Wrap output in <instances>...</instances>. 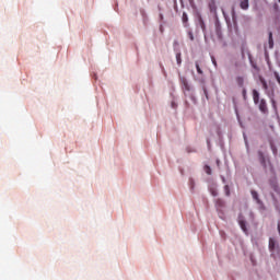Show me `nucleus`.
Instances as JSON below:
<instances>
[{
	"mask_svg": "<svg viewBox=\"0 0 280 280\" xmlns=\"http://www.w3.org/2000/svg\"><path fill=\"white\" fill-rule=\"evenodd\" d=\"M269 250L272 257H275V255H280L279 242H277L273 237L269 238Z\"/></svg>",
	"mask_w": 280,
	"mask_h": 280,
	"instance_id": "nucleus-1",
	"label": "nucleus"
},
{
	"mask_svg": "<svg viewBox=\"0 0 280 280\" xmlns=\"http://www.w3.org/2000/svg\"><path fill=\"white\" fill-rule=\"evenodd\" d=\"M258 108L264 114L268 113V104L266 103V100L261 98L260 102H258Z\"/></svg>",
	"mask_w": 280,
	"mask_h": 280,
	"instance_id": "nucleus-2",
	"label": "nucleus"
},
{
	"mask_svg": "<svg viewBox=\"0 0 280 280\" xmlns=\"http://www.w3.org/2000/svg\"><path fill=\"white\" fill-rule=\"evenodd\" d=\"M238 224H240L242 231H244V233H246L248 231L246 229V221H244V215L243 214L238 215Z\"/></svg>",
	"mask_w": 280,
	"mask_h": 280,
	"instance_id": "nucleus-3",
	"label": "nucleus"
},
{
	"mask_svg": "<svg viewBox=\"0 0 280 280\" xmlns=\"http://www.w3.org/2000/svg\"><path fill=\"white\" fill-rule=\"evenodd\" d=\"M253 100L254 104H259V92L257 90H253Z\"/></svg>",
	"mask_w": 280,
	"mask_h": 280,
	"instance_id": "nucleus-4",
	"label": "nucleus"
},
{
	"mask_svg": "<svg viewBox=\"0 0 280 280\" xmlns=\"http://www.w3.org/2000/svg\"><path fill=\"white\" fill-rule=\"evenodd\" d=\"M252 198H253L254 200H256V202H257L258 205L261 203V200L259 199V194H257L256 190H252Z\"/></svg>",
	"mask_w": 280,
	"mask_h": 280,
	"instance_id": "nucleus-5",
	"label": "nucleus"
},
{
	"mask_svg": "<svg viewBox=\"0 0 280 280\" xmlns=\"http://www.w3.org/2000/svg\"><path fill=\"white\" fill-rule=\"evenodd\" d=\"M182 21H183L184 27H187V25L189 23V18L187 16V13H185V12L183 13Z\"/></svg>",
	"mask_w": 280,
	"mask_h": 280,
	"instance_id": "nucleus-6",
	"label": "nucleus"
},
{
	"mask_svg": "<svg viewBox=\"0 0 280 280\" xmlns=\"http://www.w3.org/2000/svg\"><path fill=\"white\" fill-rule=\"evenodd\" d=\"M268 43H269V49H272L275 47V39H272V32H269Z\"/></svg>",
	"mask_w": 280,
	"mask_h": 280,
	"instance_id": "nucleus-7",
	"label": "nucleus"
},
{
	"mask_svg": "<svg viewBox=\"0 0 280 280\" xmlns=\"http://www.w3.org/2000/svg\"><path fill=\"white\" fill-rule=\"evenodd\" d=\"M258 159H259L261 165H266V156L264 155V152L258 151Z\"/></svg>",
	"mask_w": 280,
	"mask_h": 280,
	"instance_id": "nucleus-8",
	"label": "nucleus"
},
{
	"mask_svg": "<svg viewBox=\"0 0 280 280\" xmlns=\"http://www.w3.org/2000/svg\"><path fill=\"white\" fill-rule=\"evenodd\" d=\"M199 25L202 30V32H205L207 30V25H205V20H202V16H199Z\"/></svg>",
	"mask_w": 280,
	"mask_h": 280,
	"instance_id": "nucleus-9",
	"label": "nucleus"
},
{
	"mask_svg": "<svg viewBox=\"0 0 280 280\" xmlns=\"http://www.w3.org/2000/svg\"><path fill=\"white\" fill-rule=\"evenodd\" d=\"M180 81H182V84L184 85L185 90L190 91L189 83L187 82V79L183 78Z\"/></svg>",
	"mask_w": 280,
	"mask_h": 280,
	"instance_id": "nucleus-10",
	"label": "nucleus"
},
{
	"mask_svg": "<svg viewBox=\"0 0 280 280\" xmlns=\"http://www.w3.org/2000/svg\"><path fill=\"white\" fill-rule=\"evenodd\" d=\"M236 84L244 86V77H236Z\"/></svg>",
	"mask_w": 280,
	"mask_h": 280,
	"instance_id": "nucleus-11",
	"label": "nucleus"
},
{
	"mask_svg": "<svg viewBox=\"0 0 280 280\" xmlns=\"http://www.w3.org/2000/svg\"><path fill=\"white\" fill-rule=\"evenodd\" d=\"M242 10H248V1H241Z\"/></svg>",
	"mask_w": 280,
	"mask_h": 280,
	"instance_id": "nucleus-12",
	"label": "nucleus"
},
{
	"mask_svg": "<svg viewBox=\"0 0 280 280\" xmlns=\"http://www.w3.org/2000/svg\"><path fill=\"white\" fill-rule=\"evenodd\" d=\"M203 170H205L206 174H208V176H211V174H212V172H211V166L206 165V166L203 167Z\"/></svg>",
	"mask_w": 280,
	"mask_h": 280,
	"instance_id": "nucleus-13",
	"label": "nucleus"
},
{
	"mask_svg": "<svg viewBox=\"0 0 280 280\" xmlns=\"http://www.w3.org/2000/svg\"><path fill=\"white\" fill-rule=\"evenodd\" d=\"M260 82H261V84H262V89H264L265 91H268V82H266L264 79H260Z\"/></svg>",
	"mask_w": 280,
	"mask_h": 280,
	"instance_id": "nucleus-14",
	"label": "nucleus"
},
{
	"mask_svg": "<svg viewBox=\"0 0 280 280\" xmlns=\"http://www.w3.org/2000/svg\"><path fill=\"white\" fill-rule=\"evenodd\" d=\"M196 69H197V73H199V75H202V69L200 68V65L198 62H196Z\"/></svg>",
	"mask_w": 280,
	"mask_h": 280,
	"instance_id": "nucleus-15",
	"label": "nucleus"
},
{
	"mask_svg": "<svg viewBox=\"0 0 280 280\" xmlns=\"http://www.w3.org/2000/svg\"><path fill=\"white\" fill-rule=\"evenodd\" d=\"M176 60H177V65H182L183 59L180 58V52L176 54Z\"/></svg>",
	"mask_w": 280,
	"mask_h": 280,
	"instance_id": "nucleus-16",
	"label": "nucleus"
},
{
	"mask_svg": "<svg viewBox=\"0 0 280 280\" xmlns=\"http://www.w3.org/2000/svg\"><path fill=\"white\" fill-rule=\"evenodd\" d=\"M273 75H275V78H276L278 84L280 85V75H279V72H277V71L273 72Z\"/></svg>",
	"mask_w": 280,
	"mask_h": 280,
	"instance_id": "nucleus-17",
	"label": "nucleus"
},
{
	"mask_svg": "<svg viewBox=\"0 0 280 280\" xmlns=\"http://www.w3.org/2000/svg\"><path fill=\"white\" fill-rule=\"evenodd\" d=\"M224 191L226 196H231V190L229 189V185L224 186Z\"/></svg>",
	"mask_w": 280,
	"mask_h": 280,
	"instance_id": "nucleus-18",
	"label": "nucleus"
},
{
	"mask_svg": "<svg viewBox=\"0 0 280 280\" xmlns=\"http://www.w3.org/2000/svg\"><path fill=\"white\" fill-rule=\"evenodd\" d=\"M217 205H218V207H224V200L217 199Z\"/></svg>",
	"mask_w": 280,
	"mask_h": 280,
	"instance_id": "nucleus-19",
	"label": "nucleus"
},
{
	"mask_svg": "<svg viewBox=\"0 0 280 280\" xmlns=\"http://www.w3.org/2000/svg\"><path fill=\"white\" fill-rule=\"evenodd\" d=\"M188 36H189L190 40H194V33L189 32Z\"/></svg>",
	"mask_w": 280,
	"mask_h": 280,
	"instance_id": "nucleus-20",
	"label": "nucleus"
},
{
	"mask_svg": "<svg viewBox=\"0 0 280 280\" xmlns=\"http://www.w3.org/2000/svg\"><path fill=\"white\" fill-rule=\"evenodd\" d=\"M214 67H218V62H215V59L212 60Z\"/></svg>",
	"mask_w": 280,
	"mask_h": 280,
	"instance_id": "nucleus-21",
	"label": "nucleus"
},
{
	"mask_svg": "<svg viewBox=\"0 0 280 280\" xmlns=\"http://www.w3.org/2000/svg\"><path fill=\"white\" fill-rule=\"evenodd\" d=\"M243 95L244 97H246V90H243Z\"/></svg>",
	"mask_w": 280,
	"mask_h": 280,
	"instance_id": "nucleus-22",
	"label": "nucleus"
},
{
	"mask_svg": "<svg viewBox=\"0 0 280 280\" xmlns=\"http://www.w3.org/2000/svg\"><path fill=\"white\" fill-rule=\"evenodd\" d=\"M217 165L218 167H220V160H217Z\"/></svg>",
	"mask_w": 280,
	"mask_h": 280,
	"instance_id": "nucleus-23",
	"label": "nucleus"
},
{
	"mask_svg": "<svg viewBox=\"0 0 280 280\" xmlns=\"http://www.w3.org/2000/svg\"><path fill=\"white\" fill-rule=\"evenodd\" d=\"M212 196H218V192L217 191H212Z\"/></svg>",
	"mask_w": 280,
	"mask_h": 280,
	"instance_id": "nucleus-24",
	"label": "nucleus"
},
{
	"mask_svg": "<svg viewBox=\"0 0 280 280\" xmlns=\"http://www.w3.org/2000/svg\"><path fill=\"white\" fill-rule=\"evenodd\" d=\"M273 152H277V150H276V149H273Z\"/></svg>",
	"mask_w": 280,
	"mask_h": 280,
	"instance_id": "nucleus-25",
	"label": "nucleus"
}]
</instances>
